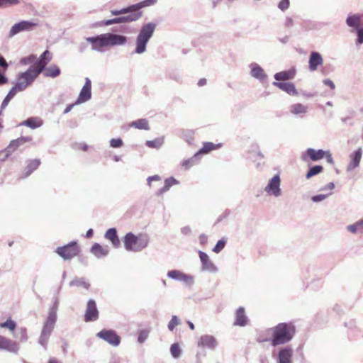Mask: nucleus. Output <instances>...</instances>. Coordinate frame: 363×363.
Returning <instances> with one entry per match:
<instances>
[{"instance_id":"nucleus-58","label":"nucleus","mask_w":363,"mask_h":363,"mask_svg":"<svg viewBox=\"0 0 363 363\" xmlns=\"http://www.w3.org/2000/svg\"><path fill=\"white\" fill-rule=\"evenodd\" d=\"M179 182L174 177H169L164 179V184L168 188H171L174 185L179 184Z\"/></svg>"},{"instance_id":"nucleus-27","label":"nucleus","mask_w":363,"mask_h":363,"mask_svg":"<svg viewBox=\"0 0 363 363\" xmlns=\"http://www.w3.org/2000/svg\"><path fill=\"white\" fill-rule=\"evenodd\" d=\"M40 159L28 160L26 161V167L24 172L19 176V179H23L29 177L40 165Z\"/></svg>"},{"instance_id":"nucleus-63","label":"nucleus","mask_w":363,"mask_h":363,"mask_svg":"<svg viewBox=\"0 0 363 363\" xmlns=\"http://www.w3.org/2000/svg\"><path fill=\"white\" fill-rule=\"evenodd\" d=\"M9 67V65L6 59L1 55H0V68H1L4 72H6Z\"/></svg>"},{"instance_id":"nucleus-20","label":"nucleus","mask_w":363,"mask_h":363,"mask_svg":"<svg viewBox=\"0 0 363 363\" xmlns=\"http://www.w3.org/2000/svg\"><path fill=\"white\" fill-rule=\"evenodd\" d=\"M197 345L199 347L214 350L218 346V342L213 335H203L199 338Z\"/></svg>"},{"instance_id":"nucleus-42","label":"nucleus","mask_w":363,"mask_h":363,"mask_svg":"<svg viewBox=\"0 0 363 363\" xmlns=\"http://www.w3.org/2000/svg\"><path fill=\"white\" fill-rule=\"evenodd\" d=\"M164 142V137H159L152 140H147L145 145L150 148L160 149Z\"/></svg>"},{"instance_id":"nucleus-13","label":"nucleus","mask_w":363,"mask_h":363,"mask_svg":"<svg viewBox=\"0 0 363 363\" xmlns=\"http://www.w3.org/2000/svg\"><path fill=\"white\" fill-rule=\"evenodd\" d=\"M198 254L201 264V271L211 274H216L218 272V268L211 260L207 253L203 251L199 250Z\"/></svg>"},{"instance_id":"nucleus-29","label":"nucleus","mask_w":363,"mask_h":363,"mask_svg":"<svg viewBox=\"0 0 363 363\" xmlns=\"http://www.w3.org/2000/svg\"><path fill=\"white\" fill-rule=\"evenodd\" d=\"M137 240L138 235L131 232L126 233L123 240L125 249L128 252H135Z\"/></svg>"},{"instance_id":"nucleus-5","label":"nucleus","mask_w":363,"mask_h":363,"mask_svg":"<svg viewBox=\"0 0 363 363\" xmlns=\"http://www.w3.org/2000/svg\"><path fill=\"white\" fill-rule=\"evenodd\" d=\"M31 140V137L29 136H21L17 139L12 140L4 150L0 151V160H5L19 147L27 142H30Z\"/></svg>"},{"instance_id":"nucleus-41","label":"nucleus","mask_w":363,"mask_h":363,"mask_svg":"<svg viewBox=\"0 0 363 363\" xmlns=\"http://www.w3.org/2000/svg\"><path fill=\"white\" fill-rule=\"evenodd\" d=\"M130 125L139 130H150L148 121L146 118H140L130 123Z\"/></svg>"},{"instance_id":"nucleus-6","label":"nucleus","mask_w":363,"mask_h":363,"mask_svg":"<svg viewBox=\"0 0 363 363\" xmlns=\"http://www.w3.org/2000/svg\"><path fill=\"white\" fill-rule=\"evenodd\" d=\"M38 26V23L32 21L23 20L15 23L11 28L8 38H12L16 35L25 31H32Z\"/></svg>"},{"instance_id":"nucleus-22","label":"nucleus","mask_w":363,"mask_h":363,"mask_svg":"<svg viewBox=\"0 0 363 363\" xmlns=\"http://www.w3.org/2000/svg\"><path fill=\"white\" fill-rule=\"evenodd\" d=\"M108 46L124 45L128 42V37L113 33H106Z\"/></svg>"},{"instance_id":"nucleus-46","label":"nucleus","mask_w":363,"mask_h":363,"mask_svg":"<svg viewBox=\"0 0 363 363\" xmlns=\"http://www.w3.org/2000/svg\"><path fill=\"white\" fill-rule=\"evenodd\" d=\"M150 330L149 328H145L139 330L138 332V342L140 344H143L148 338Z\"/></svg>"},{"instance_id":"nucleus-26","label":"nucleus","mask_w":363,"mask_h":363,"mask_svg":"<svg viewBox=\"0 0 363 363\" xmlns=\"http://www.w3.org/2000/svg\"><path fill=\"white\" fill-rule=\"evenodd\" d=\"M296 74V69L292 67L287 70L281 71L274 74L275 82H285L294 79Z\"/></svg>"},{"instance_id":"nucleus-25","label":"nucleus","mask_w":363,"mask_h":363,"mask_svg":"<svg viewBox=\"0 0 363 363\" xmlns=\"http://www.w3.org/2000/svg\"><path fill=\"white\" fill-rule=\"evenodd\" d=\"M323 64L321 54L317 51H312L308 59V69L311 72L317 70L318 67Z\"/></svg>"},{"instance_id":"nucleus-45","label":"nucleus","mask_w":363,"mask_h":363,"mask_svg":"<svg viewBox=\"0 0 363 363\" xmlns=\"http://www.w3.org/2000/svg\"><path fill=\"white\" fill-rule=\"evenodd\" d=\"M181 137L189 144H191L194 138V131L190 129L182 130Z\"/></svg>"},{"instance_id":"nucleus-59","label":"nucleus","mask_w":363,"mask_h":363,"mask_svg":"<svg viewBox=\"0 0 363 363\" xmlns=\"http://www.w3.org/2000/svg\"><path fill=\"white\" fill-rule=\"evenodd\" d=\"M19 3L18 0H0V8H6Z\"/></svg>"},{"instance_id":"nucleus-8","label":"nucleus","mask_w":363,"mask_h":363,"mask_svg":"<svg viewBox=\"0 0 363 363\" xmlns=\"http://www.w3.org/2000/svg\"><path fill=\"white\" fill-rule=\"evenodd\" d=\"M96 335L113 347H117L121 343V337L112 329H103Z\"/></svg>"},{"instance_id":"nucleus-10","label":"nucleus","mask_w":363,"mask_h":363,"mask_svg":"<svg viewBox=\"0 0 363 363\" xmlns=\"http://www.w3.org/2000/svg\"><path fill=\"white\" fill-rule=\"evenodd\" d=\"M51 60L52 54L48 50H46L38 59L36 58L35 63L30 67H33V69L40 74L43 72V69H46L48 64Z\"/></svg>"},{"instance_id":"nucleus-61","label":"nucleus","mask_w":363,"mask_h":363,"mask_svg":"<svg viewBox=\"0 0 363 363\" xmlns=\"http://www.w3.org/2000/svg\"><path fill=\"white\" fill-rule=\"evenodd\" d=\"M289 7V0H281V1L278 4V8L284 11L288 9Z\"/></svg>"},{"instance_id":"nucleus-32","label":"nucleus","mask_w":363,"mask_h":363,"mask_svg":"<svg viewBox=\"0 0 363 363\" xmlns=\"http://www.w3.org/2000/svg\"><path fill=\"white\" fill-rule=\"evenodd\" d=\"M347 26L356 30L362 26L361 16L358 13L349 14L345 20Z\"/></svg>"},{"instance_id":"nucleus-44","label":"nucleus","mask_w":363,"mask_h":363,"mask_svg":"<svg viewBox=\"0 0 363 363\" xmlns=\"http://www.w3.org/2000/svg\"><path fill=\"white\" fill-rule=\"evenodd\" d=\"M323 171V167L320 164L314 165L310 167L306 174V178L307 179H311V177L318 175Z\"/></svg>"},{"instance_id":"nucleus-31","label":"nucleus","mask_w":363,"mask_h":363,"mask_svg":"<svg viewBox=\"0 0 363 363\" xmlns=\"http://www.w3.org/2000/svg\"><path fill=\"white\" fill-rule=\"evenodd\" d=\"M90 252L97 259H101L108 255L109 250L107 246L103 247L99 243L96 242L91 246Z\"/></svg>"},{"instance_id":"nucleus-14","label":"nucleus","mask_w":363,"mask_h":363,"mask_svg":"<svg viewBox=\"0 0 363 363\" xmlns=\"http://www.w3.org/2000/svg\"><path fill=\"white\" fill-rule=\"evenodd\" d=\"M86 40L91 43V49L95 51L101 52L104 48L108 46L106 33L88 37Z\"/></svg>"},{"instance_id":"nucleus-51","label":"nucleus","mask_w":363,"mask_h":363,"mask_svg":"<svg viewBox=\"0 0 363 363\" xmlns=\"http://www.w3.org/2000/svg\"><path fill=\"white\" fill-rule=\"evenodd\" d=\"M18 335H19V340L21 342H25L28 339L27 329L24 327L20 328L18 329Z\"/></svg>"},{"instance_id":"nucleus-49","label":"nucleus","mask_w":363,"mask_h":363,"mask_svg":"<svg viewBox=\"0 0 363 363\" xmlns=\"http://www.w3.org/2000/svg\"><path fill=\"white\" fill-rule=\"evenodd\" d=\"M225 245H226V240L225 239L222 238L217 242V243L213 248V251L215 253L218 254V253L220 252L224 249Z\"/></svg>"},{"instance_id":"nucleus-60","label":"nucleus","mask_w":363,"mask_h":363,"mask_svg":"<svg viewBox=\"0 0 363 363\" xmlns=\"http://www.w3.org/2000/svg\"><path fill=\"white\" fill-rule=\"evenodd\" d=\"M230 213H231V211L230 209H225L224 211V212L218 217L216 224H217V223L221 222L222 220H223L224 219L227 218L230 216Z\"/></svg>"},{"instance_id":"nucleus-62","label":"nucleus","mask_w":363,"mask_h":363,"mask_svg":"<svg viewBox=\"0 0 363 363\" xmlns=\"http://www.w3.org/2000/svg\"><path fill=\"white\" fill-rule=\"evenodd\" d=\"M162 179L161 177L158 174L150 176L147 178V185L150 187L152 182H159Z\"/></svg>"},{"instance_id":"nucleus-23","label":"nucleus","mask_w":363,"mask_h":363,"mask_svg":"<svg viewBox=\"0 0 363 363\" xmlns=\"http://www.w3.org/2000/svg\"><path fill=\"white\" fill-rule=\"evenodd\" d=\"M272 85L291 96H297L298 91L294 84L290 82H273Z\"/></svg>"},{"instance_id":"nucleus-54","label":"nucleus","mask_w":363,"mask_h":363,"mask_svg":"<svg viewBox=\"0 0 363 363\" xmlns=\"http://www.w3.org/2000/svg\"><path fill=\"white\" fill-rule=\"evenodd\" d=\"M20 91H23V90L16 83H14L13 86L11 88L6 95L13 99L16 94Z\"/></svg>"},{"instance_id":"nucleus-50","label":"nucleus","mask_w":363,"mask_h":363,"mask_svg":"<svg viewBox=\"0 0 363 363\" xmlns=\"http://www.w3.org/2000/svg\"><path fill=\"white\" fill-rule=\"evenodd\" d=\"M35 60H36V55L31 54V55H29L28 56L22 57L20 60V63L23 65H26L30 63L34 64L35 62Z\"/></svg>"},{"instance_id":"nucleus-16","label":"nucleus","mask_w":363,"mask_h":363,"mask_svg":"<svg viewBox=\"0 0 363 363\" xmlns=\"http://www.w3.org/2000/svg\"><path fill=\"white\" fill-rule=\"evenodd\" d=\"M19 349V345L16 341L0 335V350H4L17 354Z\"/></svg>"},{"instance_id":"nucleus-21","label":"nucleus","mask_w":363,"mask_h":363,"mask_svg":"<svg viewBox=\"0 0 363 363\" xmlns=\"http://www.w3.org/2000/svg\"><path fill=\"white\" fill-rule=\"evenodd\" d=\"M142 9L143 8H136L132 9L126 16L116 17L117 24L137 21L143 16V12L141 11Z\"/></svg>"},{"instance_id":"nucleus-43","label":"nucleus","mask_w":363,"mask_h":363,"mask_svg":"<svg viewBox=\"0 0 363 363\" xmlns=\"http://www.w3.org/2000/svg\"><path fill=\"white\" fill-rule=\"evenodd\" d=\"M199 154L198 152L195 153L193 157L191 158H189L187 160H185L182 162V166L186 169H188L191 168V167L196 165L199 160Z\"/></svg>"},{"instance_id":"nucleus-38","label":"nucleus","mask_w":363,"mask_h":363,"mask_svg":"<svg viewBox=\"0 0 363 363\" xmlns=\"http://www.w3.org/2000/svg\"><path fill=\"white\" fill-rule=\"evenodd\" d=\"M59 301L58 298H56L54 301L53 305L50 310L48 316L45 321L55 324L57 320V311L58 308Z\"/></svg>"},{"instance_id":"nucleus-36","label":"nucleus","mask_w":363,"mask_h":363,"mask_svg":"<svg viewBox=\"0 0 363 363\" xmlns=\"http://www.w3.org/2000/svg\"><path fill=\"white\" fill-rule=\"evenodd\" d=\"M289 110L292 114L302 117V115H304L308 112V106L302 104L297 103L291 105Z\"/></svg>"},{"instance_id":"nucleus-4","label":"nucleus","mask_w":363,"mask_h":363,"mask_svg":"<svg viewBox=\"0 0 363 363\" xmlns=\"http://www.w3.org/2000/svg\"><path fill=\"white\" fill-rule=\"evenodd\" d=\"M39 74L33 67H29L25 72H19L16 76V84L23 90H26L38 78Z\"/></svg>"},{"instance_id":"nucleus-11","label":"nucleus","mask_w":363,"mask_h":363,"mask_svg":"<svg viewBox=\"0 0 363 363\" xmlns=\"http://www.w3.org/2000/svg\"><path fill=\"white\" fill-rule=\"evenodd\" d=\"M325 150L323 149L315 150L312 147L307 148L301 153V159L302 161L307 162L311 160L313 162H317L324 158Z\"/></svg>"},{"instance_id":"nucleus-37","label":"nucleus","mask_w":363,"mask_h":363,"mask_svg":"<svg viewBox=\"0 0 363 363\" xmlns=\"http://www.w3.org/2000/svg\"><path fill=\"white\" fill-rule=\"evenodd\" d=\"M149 244V237L146 234L140 235L138 236L137 245L135 246V252H140L147 247Z\"/></svg>"},{"instance_id":"nucleus-7","label":"nucleus","mask_w":363,"mask_h":363,"mask_svg":"<svg viewBox=\"0 0 363 363\" xmlns=\"http://www.w3.org/2000/svg\"><path fill=\"white\" fill-rule=\"evenodd\" d=\"M294 350L291 345L279 347L273 357L277 363H293Z\"/></svg>"},{"instance_id":"nucleus-64","label":"nucleus","mask_w":363,"mask_h":363,"mask_svg":"<svg viewBox=\"0 0 363 363\" xmlns=\"http://www.w3.org/2000/svg\"><path fill=\"white\" fill-rule=\"evenodd\" d=\"M4 72V70H0V86L6 84L9 82V79Z\"/></svg>"},{"instance_id":"nucleus-1","label":"nucleus","mask_w":363,"mask_h":363,"mask_svg":"<svg viewBox=\"0 0 363 363\" xmlns=\"http://www.w3.org/2000/svg\"><path fill=\"white\" fill-rule=\"evenodd\" d=\"M296 326L293 323H280L277 324L272 331L270 339L273 347L285 345L289 342L296 334Z\"/></svg>"},{"instance_id":"nucleus-19","label":"nucleus","mask_w":363,"mask_h":363,"mask_svg":"<svg viewBox=\"0 0 363 363\" xmlns=\"http://www.w3.org/2000/svg\"><path fill=\"white\" fill-rule=\"evenodd\" d=\"M91 98V82L89 78H85V84L81 89L79 96L77 99L75 104H80L85 103L90 100Z\"/></svg>"},{"instance_id":"nucleus-2","label":"nucleus","mask_w":363,"mask_h":363,"mask_svg":"<svg viewBox=\"0 0 363 363\" xmlns=\"http://www.w3.org/2000/svg\"><path fill=\"white\" fill-rule=\"evenodd\" d=\"M156 26V24L152 22L145 23L142 26L136 37L135 48L133 54L141 55L146 51L147 43L152 37Z\"/></svg>"},{"instance_id":"nucleus-30","label":"nucleus","mask_w":363,"mask_h":363,"mask_svg":"<svg viewBox=\"0 0 363 363\" xmlns=\"http://www.w3.org/2000/svg\"><path fill=\"white\" fill-rule=\"evenodd\" d=\"M248 321L249 320L245 314V308L242 306H240L236 310L234 325L244 327L247 325Z\"/></svg>"},{"instance_id":"nucleus-34","label":"nucleus","mask_w":363,"mask_h":363,"mask_svg":"<svg viewBox=\"0 0 363 363\" xmlns=\"http://www.w3.org/2000/svg\"><path fill=\"white\" fill-rule=\"evenodd\" d=\"M45 77L56 78L61 74L60 68L56 65H51L42 72Z\"/></svg>"},{"instance_id":"nucleus-57","label":"nucleus","mask_w":363,"mask_h":363,"mask_svg":"<svg viewBox=\"0 0 363 363\" xmlns=\"http://www.w3.org/2000/svg\"><path fill=\"white\" fill-rule=\"evenodd\" d=\"M179 324V319L178 318V317L177 315H172V319L170 320L167 325L168 329L170 331H172L174 329V328Z\"/></svg>"},{"instance_id":"nucleus-35","label":"nucleus","mask_w":363,"mask_h":363,"mask_svg":"<svg viewBox=\"0 0 363 363\" xmlns=\"http://www.w3.org/2000/svg\"><path fill=\"white\" fill-rule=\"evenodd\" d=\"M20 125H25L32 129L38 128L43 125V121L38 117H30L22 121Z\"/></svg>"},{"instance_id":"nucleus-12","label":"nucleus","mask_w":363,"mask_h":363,"mask_svg":"<svg viewBox=\"0 0 363 363\" xmlns=\"http://www.w3.org/2000/svg\"><path fill=\"white\" fill-rule=\"evenodd\" d=\"M281 179L279 174H275L269 179L267 185L264 188V191L271 196L279 197L281 195V189L280 188Z\"/></svg>"},{"instance_id":"nucleus-55","label":"nucleus","mask_w":363,"mask_h":363,"mask_svg":"<svg viewBox=\"0 0 363 363\" xmlns=\"http://www.w3.org/2000/svg\"><path fill=\"white\" fill-rule=\"evenodd\" d=\"M332 193L330 192L326 194H317L311 196V199L314 203H319L325 200L326 198H328L330 195H331Z\"/></svg>"},{"instance_id":"nucleus-17","label":"nucleus","mask_w":363,"mask_h":363,"mask_svg":"<svg viewBox=\"0 0 363 363\" xmlns=\"http://www.w3.org/2000/svg\"><path fill=\"white\" fill-rule=\"evenodd\" d=\"M99 311L96 306V303L94 299H89L87 301L86 308L84 314L85 322H94L99 318Z\"/></svg>"},{"instance_id":"nucleus-56","label":"nucleus","mask_w":363,"mask_h":363,"mask_svg":"<svg viewBox=\"0 0 363 363\" xmlns=\"http://www.w3.org/2000/svg\"><path fill=\"white\" fill-rule=\"evenodd\" d=\"M356 34L355 44L357 45H362L363 43V26L356 30Z\"/></svg>"},{"instance_id":"nucleus-15","label":"nucleus","mask_w":363,"mask_h":363,"mask_svg":"<svg viewBox=\"0 0 363 363\" xmlns=\"http://www.w3.org/2000/svg\"><path fill=\"white\" fill-rule=\"evenodd\" d=\"M168 278L174 281H181L186 284L192 285L194 284V277L190 274L184 273L178 269L169 270L167 273Z\"/></svg>"},{"instance_id":"nucleus-53","label":"nucleus","mask_w":363,"mask_h":363,"mask_svg":"<svg viewBox=\"0 0 363 363\" xmlns=\"http://www.w3.org/2000/svg\"><path fill=\"white\" fill-rule=\"evenodd\" d=\"M20 91H23V90L16 83H14L13 86L11 88L6 95L13 99L16 94Z\"/></svg>"},{"instance_id":"nucleus-9","label":"nucleus","mask_w":363,"mask_h":363,"mask_svg":"<svg viewBox=\"0 0 363 363\" xmlns=\"http://www.w3.org/2000/svg\"><path fill=\"white\" fill-rule=\"evenodd\" d=\"M157 2V0H143L135 4H131L126 7L122 8L121 9H113L111 10V13L112 16H119L122 14L128 13L131 11L132 9L136 8H145L150 6L155 5Z\"/></svg>"},{"instance_id":"nucleus-3","label":"nucleus","mask_w":363,"mask_h":363,"mask_svg":"<svg viewBox=\"0 0 363 363\" xmlns=\"http://www.w3.org/2000/svg\"><path fill=\"white\" fill-rule=\"evenodd\" d=\"M54 252L64 260H70L79 255L80 248L77 242L72 240L65 245L57 247Z\"/></svg>"},{"instance_id":"nucleus-18","label":"nucleus","mask_w":363,"mask_h":363,"mask_svg":"<svg viewBox=\"0 0 363 363\" xmlns=\"http://www.w3.org/2000/svg\"><path fill=\"white\" fill-rule=\"evenodd\" d=\"M54 326H55V324L47 322V321H45L43 325V329H42V331H41V333L38 338V342L43 347V349L45 350H47L49 338H50V337L52 334V332L54 329Z\"/></svg>"},{"instance_id":"nucleus-28","label":"nucleus","mask_w":363,"mask_h":363,"mask_svg":"<svg viewBox=\"0 0 363 363\" xmlns=\"http://www.w3.org/2000/svg\"><path fill=\"white\" fill-rule=\"evenodd\" d=\"M362 156V150L361 147H359L357 150L350 154V161L347 167V172H351L359 166Z\"/></svg>"},{"instance_id":"nucleus-24","label":"nucleus","mask_w":363,"mask_h":363,"mask_svg":"<svg viewBox=\"0 0 363 363\" xmlns=\"http://www.w3.org/2000/svg\"><path fill=\"white\" fill-rule=\"evenodd\" d=\"M249 67L250 69V74L251 77L259 80V82H263L267 79V74L259 64L256 62H252L250 64Z\"/></svg>"},{"instance_id":"nucleus-52","label":"nucleus","mask_w":363,"mask_h":363,"mask_svg":"<svg viewBox=\"0 0 363 363\" xmlns=\"http://www.w3.org/2000/svg\"><path fill=\"white\" fill-rule=\"evenodd\" d=\"M109 144L113 148H119L123 145V141L121 138H112L110 140Z\"/></svg>"},{"instance_id":"nucleus-47","label":"nucleus","mask_w":363,"mask_h":363,"mask_svg":"<svg viewBox=\"0 0 363 363\" xmlns=\"http://www.w3.org/2000/svg\"><path fill=\"white\" fill-rule=\"evenodd\" d=\"M16 325V323L11 318H9L6 321L0 323L1 328H8L11 331H13Z\"/></svg>"},{"instance_id":"nucleus-48","label":"nucleus","mask_w":363,"mask_h":363,"mask_svg":"<svg viewBox=\"0 0 363 363\" xmlns=\"http://www.w3.org/2000/svg\"><path fill=\"white\" fill-rule=\"evenodd\" d=\"M170 353L173 358L178 359L182 354V350L178 343H173L170 347Z\"/></svg>"},{"instance_id":"nucleus-40","label":"nucleus","mask_w":363,"mask_h":363,"mask_svg":"<svg viewBox=\"0 0 363 363\" xmlns=\"http://www.w3.org/2000/svg\"><path fill=\"white\" fill-rule=\"evenodd\" d=\"M69 286L82 287L88 290L90 287V284L86 281L84 277H76L69 284Z\"/></svg>"},{"instance_id":"nucleus-33","label":"nucleus","mask_w":363,"mask_h":363,"mask_svg":"<svg viewBox=\"0 0 363 363\" xmlns=\"http://www.w3.org/2000/svg\"><path fill=\"white\" fill-rule=\"evenodd\" d=\"M104 238L109 240L114 247L117 248L120 246V240L116 228L108 229L105 233Z\"/></svg>"},{"instance_id":"nucleus-39","label":"nucleus","mask_w":363,"mask_h":363,"mask_svg":"<svg viewBox=\"0 0 363 363\" xmlns=\"http://www.w3.org/2000/svg\"><path fill=\"white\" fill-rule=\"evenodd\" d=\"M220 143L215 144L212 142H205L203 147L197 152L199 155L207 154L213 150H216L221 147Z\"/></svg>"}]
</instances>
